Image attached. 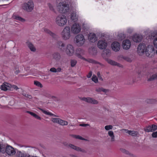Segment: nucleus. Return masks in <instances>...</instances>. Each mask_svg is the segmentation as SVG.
Here are the masks:
<instances>
[{
    "label": "nucleus",
    "mask_w": 157,
    "mask_h": 157,
    "mask_svg": "<svg viewBox=\"0 0 157 157\" xmlns=\"http://www.w3.org/2000/svg\"><path fill=\"white\" fill-rule=\"evenodd\" d=\"M56 9L60 13H66L69 10V5L65 2H60L56 5Z\"/></svg>",
    "instance_id": "1"
},
{
    "label": "nucleus",
    "mask_w": 157,
    "mask_h": 157,
    "mask_svg": "<svg viewBox=\"0 0 157 157\" xmlns=\"http://www.w3.org/2000/svg\"><path fill=\"white\" fill-rule=\"evenodd\" d=\"M62 144L68 148L74 150L77 152H81L82 153H87L86 150L84 149L74 145L73 144L69 143L66 142H63Z\"/></svg>",
    "instance_id": "2"
},
{
    "label": "nucleus",
    "mask_w": 157,
    "mask_h": 157,
    "mask_svg": "<svg viewBox=\"0 0 157 157\" xmlns=\"http://www.w3.org/2000/svg\"><path fill=\"white\" fill-rule=\"evenodd\" d=\"M67 22V19L66 16L62 14L57 16L55 19L56 24L59 27H63L66 25Z\"/></svg>",
    "instance_id": "3"
},
{
    "label": "nucleus",
    "mask_w": 157,
    "mask_h": 157,
    "mask_svg": "<svg viewBox=\"0 0 157 157\" xmlns=\"http://www.w3.org/2000/svg\"><path fill=\"white\" fill-rule=\"evenodd\" d=\"M70 27L67 26L64 28L60 33L61 37L64 40L69 39L71 36Z\"/></svg>",
    "instance_id": "4"
},
{
    "label": "nucleus",
    "mask_w": 157,
    "mask_h": 157,
    "mask_svg": "<svg viewBox=\"0 0 157 157\" xmlns=\"http://www.w3.org/2000/svg\"><path fill=\"white\" fill-rule=\"evenodd\" d=\"M64 52L67 56H72L74 55L75 52V47L71 44H67L65 46Z\"/></svg>",
    "instance_id": "5"
},
{
    "label": "nucleus",
    "mask_w": 157,
    "mask_h": 157,
    "mask_svg": "<svg viewBox=\"0 0 157 157\" xmlns=\"http://www.w3.org/2000/svg\"><path fill=\"white\" fill-rule=\"evenodd\" d=\"M75 41L76 45L80 47L84 44L85 42V39L83 35L79 34L75 36Z\"/></svg>",
    "instance_id": "6"
},
{
    "label": "nucleus",
    "mask_w": 157,
    "mask_h": 157,
    "mask_svg": "<svg viewBox=\"0 0 157 157\" xmlns=\"http://www.w3.org/2000/svg\"><path fill=\"white\" fill-rule=\"evenodd\" d=\"M34 7V3L32 0H29L27 2L24 3L22 7L23 10L27 12H31Z\"/></svg>",
    "instance_id": "7"
},
{
    "label": "nucleus",
    "mask_w": 157,
    "mask_h": 157,
    "mask_svg": "<svg viewBox=\"0 0 157 157\" xmlns=\"http://www.w3.org/2000/svg\"><path fill=\"white\" fill-rule=\"evenodd\" d=\"M145 52L146 55L149 57H151L155 53L154 48L151 45H149L146 47Z\"/></svg>",
    "instance_id": "8"
},
{
    "label": "nucleus",
    "mask_w": 157,
    "mask_h": 157,
    "mask_svg": "<svg viewBox=\"0 0 157 157\" xmlns=\"http://www.w3.org/2000/svg\"><path fill=\"white\" fill-rule=\"evenodd\" d=\"M6 153L9 155L13 156L16 153V151L14 148L11 146L7 145L5 146L4 149V153Z\"/></svg>",
    "instance_id": "9"
},
{
    "label": "nucleus",
    "mask_w": 157,
    "mask_h": 157,
    "mask_svg": "<svg viewBox=\"0 0 157 157\" xmlns=\"http://www.w3.org/2000/svg\"><path fill=\"white\" fill-rule=\"evenodd\" d=\"M71 31L74 34L79 33L81 30V27L77 23L74 24L71 27Z\"/></svg>",
    "instance_id": "10"
},
{
    "label": "nucleus",
    "mask_w": 157,
    "mask_h": 157,
    "mask_svg": "<svg viewBox=\"0 0 157 157\" xmlns=\"http://www.w3.org/2000/svg\"><path fill=\"white\" fill-rule=\"evenodd\" d=\"M107 46V42L105 40H100L98 41L97 46L101 49H105Z\"/></svg>",
    "instance_id": "11"
},
{
    "label": "nucleus",
    "mask_w": 157,
    "mask_h": 157,
    "mask_svg": "<svg viewBox=\"0 0 157 157\" xmlns=\"http://www.w3.org/2000/svg\"><path fill=\"white\" fill-rule=\"evenodd\" d=\"M81 99L87 103L93 104H97L98 103V101L92 98L89 97L87 98L83 97Z\"/></svg>",
    "instance_id": "12"
},
{
    "label": "nucleus",
    "mask_w": 157,
    "mask_h": 157,
    "mask_svg": "<svg viewBox=\"0 0 157 157\" xmlns=\"http://www.w3.org/2000/svg\"><path fill=\"white\" fill-rule=\"evenodd\" d=\"M145 45L144 44H140L137 48V52L140 55H142L145 52Z\"/></svg>",
    "instance_id": "13"
},
{
    "label": "nucleus",
    "mask_w": 157,
    "mask_h": 157,
    "mask_svg": "<svg viewBox=\"0 0 157 157\" xmlns=\"http://www.w3.org/2000/svg\"><path fill=\"white\" fill-rule=\"evenodd\" d=\"M56 46L60 51L64 52L65 48V44L61 40L57 41L56 43Z\"/></svg>",
    "instance_id": "14"
},
{
    "label": "nucleus",
    "mask_w": 157,
    "mask_h": 157,
    "mask_svg": "<svg viewBox=\"0 0 157 157\" xmlns=\"http://www.w3.org/2000/svg\"><path fill=\"white\" fill-rule=\"evenodd\" d=\"M144 129L146 132H152L157 130V126L155 124H152L151 125L147 126L144 128Z\"/></svg>",
    "instance_id": "15"
},
{
    "label": "nucleus",
    "mask_w": 157,
    "mask_h": 157,
    "mask_svg": "<svg viewBox=\"0 0 157 157\" xmlns=\"http://www.w3.org/2000/svg\"><path fill=\"white\" fill-rule=\"evenodd\" d=\"M111 47L114 51L117 52L120 49V45L118 42H114L111 44Z\"/></svg>",
    "instance_id": "16"
},
{
    "label": "nucleus",
    "mask_w": 157,
    "mask_h": 157,
    "mask_svg": "<svg viewBox=\"0 0 157 157\" xmlns=\"http://www.w3.org/2000/svg\"><path fill=\"white\" fill-rule=\"evenodd\" d=\"M131 45L130 41L128 40H125L123 41L122 46L123 48L125 50L129 49Z\"/></svg>",
    "instance_id": "17"
},
{
    "label": "nucleus",
    "mask_w": 157,
    "mask_h": 157,
    "mask_svg": "<svg viewBox=\"0 0 157 157\" xmlns=\"http://www.w3.org/2000/svg\"><path fill=\"white\" fill-rule=\"evenodd\" d=\"M88 38L89 40L91 42L94 43L97 40V37L95 34L93 33L89 34Z\"/></svg>",
    "instance_id": "18"
},
{
    "label": "nucleus",
    "mask_w": 157,
    "mask_h": 157,
    "mask_svg": "<svg viewBox=\"0 0 157 157\" xmlns=\"http://www.w3.org/2000/svg\"><path fill=\"white\" fill-rule=\"evenodd\" d=\"M52 57L53 59L56 62L59 61L61 58L60 54L58 52H54L52 54Z\"/></svg>",
    "instance_id": "19"
},
{
    "label": "nucleus",
    "mask_w": 157,
    "mask_h": 157,
    "mask_svg": "<svg viewBox=\"0 0 157 157\" xmlns=\"http://www.w3.org/2000/svg\"><path fill=\"white\" fill-rule=\"evenodd\" d=\"M11 86V84L6 82H5L1 86L0 88L2 90L6 91L10 90Z\"/></svg>",
    "instance_id": "20"
},
{
    "label": "nucleus",
    "mask_w": 157,
    "mask_h": 157,
    "mask_svg": "<svg viewBox=\"0 0 157 157\" xmlns=\"http://www.w3.org/2000/svg\"><path fill=\"white\" fill-rule=\"evenodd\" d=\"M142 36L139 34L134 35L132 37L133 41L136 42H139L141 41L142 39Z\"/></svg>",
    "instance_id": "21"
},
{
    "label": "nucleus",
    "mask_w": 157,
    "mask_h": 157,
    "mask_svg": "<svg viewBox=\"0 0 157 157\" xmlns=\"http://www.w3.org/2000/svg\"><path fill=\"white\" fill-rule=\"evenodd\" d=\"M105 60L109 63L111 65L117 66L119 67H122V65L114 61L108 59H106Z\"/></svg>",
    "instance_id": "22"
},
{
    "label": "nucleus",
    "mask_w": 157,
    "mask_h": 157,
    "mask_svg": "<svg viewBox=\"0 0 157 157\" xmlns=\"http://www.w3.org/2000/svg\"><path fill=\"white\" fill-rule=\"evenodd\" d=\"M147 81H152L157 78V75L149 74L147 75Z\"/></svg>",
    "instance_id": "23"
},
{
    "label": "nucleus",
    "mask_w": 157,
    "mask_h": 157,
    "mask_svg": "<svg viewBox=\"0 0 157 157\" xmlns=\"http://www.w3.org/2000/svg\"><path fill=\"white\" fill-rule=\"evenodd\" d=\"M18 157H30V155L25 153H23L20 151H18L17 152Z\"/></svg>",
    "instance_id": "24"
},
{
    "label": "nucleus",
    "mask_w": 157,
    "mask_h": 157,
    "mask_svg": "<svg viewBox=\"0 0 157 157\" xmlns=\"http://www.w3.org/2000/svg\"><path fill=\"white\" fill-rule=\"evenodd\" d=\"M27 45L30 50L33 52H35L36 49L33 44L30 42L27 43Z\"/></svg>",
    "instance_id": "25"
},
{
    "label": "nucleus",
    "mask_w": 157,
    "mask_h": 157,
    "mask_svg": "<svg viewBox=\"0 0 157 157\" xmlns=\"http://www.w3.org/2000/svg\"><path fill=\"white\" fill-rule=\"evenodd\" d=\"M38 109L40 110L42 112L45 114L49 115H50V116H54L55 117H59L58 116L54 115L51 112H50L44 110L41 108H39Z\"/></svg>",
    "instance_id": "26"
},
{
    "label": "nucleus",
    "mask_w": 157,
    "mask_h": 157,
    "mask_svg": "<svg viewBox=\"0 0 157 157\" xmlns=\"http://www.w3.org/2000/svg\"><path fill=\"white\" fill-rule=\"evenodd\" d=\"M71 18L74 22H75L77 21L78 16L76 13H73L71 14Z\"/></svg>",
    "instance_id": "27"
},
{
    "label": "nucleus",
    "mask_w": 157,
    "mask_h": 157,
    "mask_svg": "<svg viewBox=\"0 0 157 157\" xmlns=\"http://www.w3.org/2000/svg\"><path fill=\"white\" fill-rule=\"evenodd\" d=\"M108 134L109 136L111 137V142L114 141H115V136L113 131H109L108 132Z\"/></svg>",
    "instance_id": "28"
},
{
    "label": "nucleus",
    "mask_w": 157,
    "mask_h": 157,
    "mask_svg": "<svg viewBox=\"0 0 157 157\" xmlns=\"http://www.w3.org/2000/svg\"><path fill=\"white\" fill-rule=\"evenodd\" d=\"M89 52L91 54L94 55L97 53V50L95 48H91L89 49Z\"/></svg>",
    "instance_id": "29"
},
{
    "label": "nucleus",
    "mask_w": 157,
    "mask_h": 157,
    "mask_svg": "<svg viewBox=\"0 0 157 157\" xmlns=\"http://www.w3.org/2000/svg\"><path fill=\"white\" fill-rule=\"evenodd\" d=\"M47 5L50 10L55 13H56V11L54 8V6L52 4L50 3H47Z\"/></svg>",
    "instance_id": "30"
},
{
    "label": "nucleus",
    "mask_w": 157,
    "mask_h": 157,
    "mask_svg": "<svg viewBox=\"0 0 157 157\" xmlns=\"http://www.w3.org/2000/svg\"><path fill=\"white\" fill-rule=\"evenodd\" d=\"M126 132L128 133L129 135L133 136H137L138 134V132L137 131L129 130H127Z\"/></svg>",
    "instance_id": "31"
},
{
    "label": "nucleus",
    "mask_w": 157,
    "mask_h": 157,
    "mask_svg": "<svg viewBox=\"0 0 157 157\" xmlns=\"http://www.w3.org/2000/svg\"><path fill=\"white\" fill-rule=\"evenodd\" d=\"M96 91L98 92H101L102 91L104 93H107L108 92V90L105 89L103 88H97L95 90Z\"/></svg>",
    "instance_id": "32"
},
{
    "label": "nucleus",
    "mask_w": 157,
    "mask_h": 157,
    "mask_svg": "<svg viewBox=\"0 0 157 157\" xmlns=\"http://www.w3.org/2000/svg\"><path fill=\"white\" fill-rule=\"evenodd\" d=\"M72 137L76 139L82 140H86L85 139L82 137V136L78 135H70Z\"/></svg>",
    "instance_id": "33"
},
{
    "label": "nucleus",
    "mask_w": 157,
    "mask_h": 157,
    "mask_svg": "<svg viewBox=\"0 0 157 157\" xmlns=\"http://www.w3.org/2000/svg\"><path fill=\"white\" fill-rule=\"evenodd\" d=\"M68 124V123L67 121L62 120L60 119L59 123V125L62 126L67 125Z\"/></svg>",
    "instance_id": "34"
},
{
    "label": "nucleus",
    "mask_w": 157,
    "mask_h": 157,
    "mask_svg": "<svg viewBox=\"0 0 157 157\" xmlns=\"http://www.w3.org/2000/svg\"><path fill=\"white\" fill-rule=\"evenodd\" d=\"M120 150L121 152L124 153L125 154L128 155H130V153L129 152L125 149L121 148Z\"/></svg>",
    "instance_id": "35"
},
{
    "label": "nucleus",
    "mask_w": 157,
    "mask_h": 157,
    "mask_svg": "<svg viewBox=\"0 0 157 157\" xmlns=\"http://www.w3.org/2000/svg\"><path fill=\"white\" fill-rule=\"evenodd\" d=\"M60 120V119L59 118H52L51 119V121L52 122L58 124H59Z\"/></svg>",
    "instance_id": "36"
},
{
    "label": "nucleus",
    "mask_w": 157,
    "mask_h": 157,
    "mask_svg": "<svg viewBox=\"0 0 157 157\" xmlns=\"http://www.w3.org/2000/svg\"><path fill=\"white\" fill-rule=\"evenodd\" d=\"M5 146L0 143V152L4 153V149Z\"/></svg>",
    "instance_id": "37"
},
{
    "label": "nucleus",
    "mask_w": 157,
    "mask_h": 157,
    "mask_svg": "<svg viewBox=\"0 0 157 157\" xmlns=\"http://www.w3.org/2000/svg\"><path fill=\"white\" fill-rule=\"evenodd\" d=\"M71 67H74L77 63V61L75 59H71Z\"/></svg>",
    "instance_id": "38"
},
{
    "label": "nucleus",
    "mask_w": 157,
    "mask_h": 157,
    "mask_svg": "<svg viewBox=\"0 0 157 157\" xmlns=\"http://www.w3.org/2000/svg\"><path fill=\"white\" fill-rule=\"evenodd\" d=\"M34 84L36 86L42 88L43 87L42 85L39 82L37 81H34Z\"/></svg>",
    "instance_id": "39"
},
{
    "label": "nucleus",
    "mask_w": 157,
    "mask_h": 157,
    "mask_svg": "<svg viewBox=\"0 0 157 157\" xmlns=\"http://www.w3.org/2000/svg\"><path fill=\"white\" fill-rule=\"evenodd\" d=\"M84 60L85 61H86L89 63H95L96 64L97 63V62L95 61L94 60H93L90 59H85Z\"/></svg>",
    "instance_id": "40"
},
{
    "label": "nucleus",
    "mask_w": 157,
    "mask_h": 157,
    "mask_svg": "<svg viewBox=\"0 0 157 157\" xmlns=\"http://www.w3.org/2000/svg\"><path fill=\"white\" fill-rule=\"evenodd\" d=\"M15 19L20 21L21 22H24L25 21V20L19 16H16L15 17Z\"/></svg>",
    "instance_id": "41"
},
{
    "label": "nucleus",
    "mask_w": 157,
    "mask_h": 157,
    "mask_svg": "<svg viewBox=\"0 0 157 157\" xmlns=\"http://www.w3.org/2000/svg\"><path fill=\"white\" fill-rule=\"evenodd\" d=\"M92 80L93 82H94L95 83H97L98 81L97 78L95 75H93L92 77Z\"/></svg>",
    "instance_id": "42"
},
{
    "label": "nucleus",
    "mask_w": 157,
    "mask_h": 157,
    "mask_svg": "<svg viewBox=\"0 0 157 157\" xmlns=\"http://www.w3.org/2000/svg\"><path fill=\"white\" fill-rule=\"evenodd\" d=\"M22 95L26 98L29 99H32L33 98L31 95L26 94V93H23Z\"/></svg>",
    "instance_id": "43"
},
{
    "label": "nucleus",
    "mask_w": 157,
    "mask_h": 157,
    "mask_svg": "<svg viewBox=\"0 0 157 157\" xmlns=\"http://www.w3.org/2000/svg\"><path fill=\"white\" fill-rule=\"evenodd\" d=\"M113 127V126L111 125H106L105 127V128L107 130H109L112 129Z\"/></svg>",
    "instance_id": "44"
},
{
    "label": "nucleus",
    "mask_w": 157,
    "mask_h": 157,
    "mask_svg": "<svg viewBox=\"0 0 157 157\" xmlns=\"http://www.w3.org/2000/svg\"><path fill=\"white\" fill-rule=\"evenodd\" d=\"M122 58L128 62H131L132 61V60L130 58L126 56H123L122 57Z\"/></svg>",
    "instance_id": "45"
},
{
    "label": "nucleus",
    "mask_w": 157,
    "mask_h": 157,
    "mask_svg": "<svg viewBox=\"0 0 157 157\" xmlns=\"http://www.w3.org/2000/svg\"><path fill=\"white\" fill-rule=\"evenodd\" d=\"M44 30L45 33L49 34L50 35H51L52 34V33L47 29L44 28Z\"/></svg>",
    "instance_id": "46"
},
{
    "label": "nucleus",
    "mask_w": 157,
    "mask_h": 157,
    "mask_svg": "<svg viewBox=\"0 0 157 157\" xmlns=\"http://www.w3.org/2000/svg\"><path fill=\"white\" fill-rule=\"evenodd\" d=\"M104 52L106 53V55L107 56H109L110 55V51L109 50L106 49L104 50Z\"/></svg>",
    "instance_id": "47"
},
{
    "label": "nucleus",
    "mask_w": 157,
    "mask_h": 157,
    "mask_svg": "<svg viewBox=\"0 0 157 157\" xmlns=\"http://www.w3.org/2000/svg\"><path fill=\"white\" fill-rule=\"evenodd\" d=\"M153 44L154 46L157 48V38L154 39Z\"/></svg>",
    "instance_id": "48"
},
{
    "label": "nucleus",
    "mask_w": 157,
    "mask_h": 157,
    "mask_svg": "<svg viewBox=\"0 0 157 157\" xmlns=\"http://www.w3.org/2000/svg\"><path fill=\"white\" fill-rule=\"evenodd\" d=\"M152 136L154 138L157 137V131L153 132Z\"/></svg>",
    "instance_id": "49"
},
{
    "label": "nucleus",
    "mask_w": 157,
    "mask_h": 157,
    "mask_svg": "<svg viewBox=\"0 0 157 157\" xmlns=\"http://www.w3.org/2000/svg\"><path fill=\"white\" fill-rule=\"evenodd\" d=\"M157 35V31H154L152 33H151V36L153 37H154L155 36Z\"/></svg>",
    "instance_id": "50"
},
{
    "label": "nucleus",
    "mask_w": 157,
    "mask_h": 157,
    "mask_svg": "<svg viewBox=\"0 0 157 157\" xmlns=\"http://www.w3.org/2000/svg\"><path fill=\"white\" fill-rule=\"evenodd\" d=\"M11 88H13L16 90H17L19 89V88L16 86L14 85H11Z\"/></svg>",
    "instance_id": "51"
},
{
    "label": "nucleus",
    "mask_w": 157,
    "mask_h": 157,
    "mask_svg": "<svg viewBox=\"0 0 157 157\" xmlns=\"http://www.w3.org/2000/svg\"><path fill=\"white\" fill-rule=\"evenodd\" d=\"M50 71L52 72H56V68L54 67L51 68Z\"/></svg>",
    "instance_id": "52"
},
{
    "label": "nucleus",
    "mask_w": 157,
    "mask_h": 157,
    "mask_svg": "<svg viewBox=\"0 0 157 157\" xmlns=\"http://www.w3.org/2000/svg\"><path fill=\"white\" fill-rule=\"evenodd\" d=\"M34 117L36 119L39 120H41V118L40 117H39V116H38L36 114L35 115Z\"/></svg>",
    "instance_id": "53"
},
{
    "label": "nucleus",
    "mask_w": 157,
    "mask_h": 157,
    "mask_svg": "<svg viewBox=\"0 0 157 157\" xmlns=\"http://www.w3.org/2000/svg\"><path fill=\"white\" fill-rule=\"evenodd\" d=\"M92 72L90 71L89 72L88 74L87 75V77L88 78H90L92 76Z\"/></svg>",
    "instance_id": "54"
},
{
    "label": "nucleus",
    "mask_w": 157,
    "mask_h": 157,
    "mask_svg": "<svg viewBox=\"0 0 157 157\" xmlns=\"http://www.w3.org/2000/svg\"><path fill=\"white\" fill-rule=\"evenodd\" d=\"M89 125V124H80L79 125V126H83V127H86L87 126H88Z\"/></svg>",
    "instance_id": "55"
},
{
    "label": "nucleus",
    "mask_w": 157,
    "mask_h": 157,
    "mask_svg": "<svg viewBox=\"0 0 157 157\" xmlns=\"http://www.w3.org/2000/svg\"><path fill=\"white\" fill-rule=\"evenodd\" d=\"M56 72H60L61 71V69L60 68H58L57 69H56Z\"/></svg>",
    "instance_id": "56"
},
{
    "label": "nucleus",
    "mask_w": 157,
    "mask_h": 157,
    "mask_svg": "<svg viewBox=\"0 0 157 157\" xmlns=\"http://www.w3.org/2000/svg\"><path fill=\"white\" fill-rule=\"evenodd\" d=\"M26 112L30 114L32 116L33 114V113L29 111H26Z\"/></svg>",
    "instance_id": "57"
},
{
    "label": "nucleus",
    "mask_w": 157,
    "mask_h": 157,
    "mask_svg": "<svg viewBox=\"0 0 157 157\" xmlns=\"http://www.w3.org/2000/svg\"><path fill=\"white\" fill-rule=\"evenodd\" d=\"M97 64H99L100 66H101L102 67H104V64L98 62H97Z\"/></svg>",
    "instance_id": "58"
},
{
    "label": "nucleus",
    "mask_w": 157,
    "mask_h": 157,
    "mask_svg": "<svg viewBox=\"0 0 157 157\" xmlns=\"http://www.w3.org/2000/svg\"><path fill=\"white\" fill-rule=\"evenodd\" d=\"M97 76H98V78L101 76V75H100V73L99 72H97Z\"/></svg>",
    "instance_id": "59"
},
{
    "label": "nucleus",
    "mask_w": 157,
    "mask_h": 157,
    "mask_svg": "<svg viewBox=\"0 0 157 157\" xmlns=\"http://www.w3.org/2000/svg\"><path fill=\"white\" fill-rule=\"evenodd\" d=\"M76 56L79 58H81V56L80 55L78 54V53L76 54Z\"/></svg>",
    "instance_id": "60"
},
{
    "label": "nucleus",
    "mask_w": 157,
    "mask_h": 157,
    "mask_svg": "<svg viewBox=\"0 0 157 157\" xmlns=\"http://www.w3.org/2000/svg\"><path fill=\"white\" fill-rule=\"evenodd\" d=\"M98 78H99V80H101V81L103 80V78L101 76L99 77Z\"/></svg>",
    "instance_id": "61"
},
{
    "label": "nucleus",
    "mask_w": 157,
    "mask_h": 157,
    "mask_svg": "<svg viewBox=\"0 0 157 157\" xmlns=\"http://www.w3.org/2000/svg\"><path fill=\"white\" fill-rule=\"evenodd\" d=\"M19 73V70L17 71H16V74H18Z\"/></svg>",
    "instance_id": "62"
},
{
    "label": "nucleus",
    "mask_w": 157,
    "mask_h": 157,
    "mask_svg": "<svg viewBox=\"0 0 157 157\" xmlns=\"http://www.w3.org/2000/svg\"><path fill=\"white\" fill-rule=\"evenodd\" d=\"M36 114L35 113H33V115L32 116H33L34 117L35 116V115Z\"/></svg>",
    "instance_id": "63"
},
{
    "label": "nucleus",
    "mask_w": 157,
    "mask_h": 157,
    "mask_svg": "<svg viewBox=\"0 0 157 157\" xmlns=\"http://www.w3.org/2000/svg\"><path fill=\"white\" fill-rule=\"evenodd\" d=\"M155 53L157 54V50H156Z\"/></svg>",
    "instance_id": "64"
}]
</instances>
